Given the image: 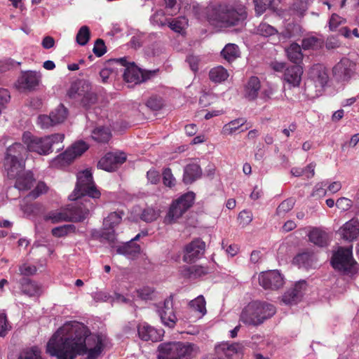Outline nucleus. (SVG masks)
Segmentation results:
<instances>
[{"label":"nucleus","mask_w":359,"mask_h":359,"mask_svg":"<svg viewBox=\"0 0 359 359\" xmlns=\"http://www.w3.org/2000/svg\"><path fill=\"white\" fill-rule=\"evenodd\" d=\"M154 290L149 286H145L136 290L137 297L142 300H149L152 299Z\"/></svg>","instance_id":"13d9d810"},{"label":"nucleus","mask_w":359,"mask_h":359,"mask_svg":"<svg viewBox=\"0 0 359 359\" xmlns=\"http://www.w3.org/2000/svg\"><path fill=\"white\" fill-rule=\"evenodd\" d=\"M27 151L21 143H14L7 149L4 166L9 178H15L24 170Z\"/></svg>","instance_id":"6e6552de"},{"label":"nucleus","mask_w":359,"mask_h":359,"mask_svg":"<svg viewBox=\"0 0 359 359\" xmlns=\"http://www.w3.org/2000/svg\"><path fill=\"white\" fill-rule=\"evenodd\" d=\"M355 64L347 57H343L332 68L334 78L339 82L348 81L354 74Z\"/></svg>","instance_id":"f8f14e48"},{"label":"nucleus","mask_w":359,"mask_h":359,"mask_svg":"<svg viewBox=\"0 0 359 359\" xmlns=\"http://www.w3.org/2000/svg\"><path fill=\"white\" fill-rule=\"evenodd\" d=\"M211 18L224 27H237L241 32L245 25L248 13L244 6L234 1H221L210 7Z\"/></svg>","instance_id":"7ed1b4c3"},{"label":"nucleus","mask_w":359,"mask_h":359,"mask_svg":"<svg viewBox=\"0 0 359 359\" xmlns=\"http://www.w3.org/2000/svg\"><path fill=\"white\" fill-rule=\"evenodd\" d=\"M291 9L299 16L303 17L308 9L307 3L303 0H297L292 4Z\"/></svg>","instance_id":"864d4df0"},{"label":"nucleus","mask_w":359,"mask_h":359,"mask_svg":"<svg viewBox=\"0 0 359 359\" xmlns=\"http://www.w3.org/2000/svg\"><path fill=\"white\" fill-rule=\"evenodd\" d=\"M111 137V133L108 127H97L92 132L93 139L97 142L106 143L110 140Z\"/></svg>","instance_id":"c9c22d12"},{"label":"nucleus","mask_w":359,"mask_h":359,"mask_svg":"<svg viewBox=\"0 0 359 359\" xmlns=\"http://www.w3.org/2000/svg\"><path fill=\"white\" fill-rule=\"evenodd\" d=\"M260 88L259 79L255 76L250 77L244 87V97L249 101L255 100L258 96Z\"/></svg>","instance_id":"a878e982"},{"label":"nucleus","mask_w":359,"mask_h":359,"mask_svg":"<svg viewBox=\"0 0 359 359\" xmlns=\"http://www.w3.org/2000/svg\"><path fill=\"white\" fill-rule=\"evenodd\" d=\"M303 69L301 66L294 65L287 67L285 69L284 80L293 87L299 86L302 81Z\"/></svg>","instance_id":"5701e85b"},{"label":"nucleus","mask_w":359,"mask_h":359,"mask_svg":"<svg viewBox=\"0 0 359 359\" xmlns=\"http://www.w3.org/2000/svg\"><path fill=\"white\" fill-rule=\"evenodd\" d=\"M320 46V40L316 36L304 38L302 41V47L304 50L315 49Z\"/></svg>","instance_id":"8fccbe9b"},{"label":"nucleus","mask_w":359,"mask_h":359,"mask_svg":"<svg viewBox=\"0 0 359 359\" xmlns=\"http://www.w3.org/2000/svg\"><path fill=\"white\" fill-rule=\"evenodd\" d=\"M90 38V31L88 26H82L76 36V41L80 46H85L88 43Z\"/></svg>","instance_id":"37998d69"},{"label":"nucleus","mask_w":359,"mask_h":359,"mask_svg":"<svg viewBox=\"0 0 359 359\" xmlns=\"http://www.w3.org/2000/svg\"><path fill=\"white\" fill-rule=\"evenodd\" d=\"M344 20L336 13H333L329 20V27L332 31L335 30Z\"/></svg>","instance_id":"338daca9"},{"label":"nucleus","mask_w":359,"mask_h":359,"mask_svg":"<svg viewBox=\"0 0 359 359\" xmlns=\"http://www.w3.org/2000/svg\"><path fill=\"white\" fill-rule=\"evenodd\" d=\"M246 122L243 118H236L226 124L222 129L224 135H231L235 133L239 128L243 126Z\"/></svg>","instance_id":"a19ab883"},{"label":"nucleus","mask_w":359,"mask_h":359,"mask_svg":"<svg viewBox=\"0 0 359 359\" xmlns=\"http://www.w3.org/2000/svg\"><path fill=\"white\" fill-rule=\"evenodd\" d=\"M228 71L222 66H217L209 72V79L214 83H222L229 77Z\"/></svg>","instance_id":"72a5a7b5"},{"label":"nucleus","mask_w":359,"mask_h":359,"mask_svg":"<svg viewBox=\"0 0 359 359\" xmlns=\"http://www.w3.org/2000/svg\"><path fill=\"white\" fill-rule=\"evenodd\" d=\"M157 72L158 69L142 72L141 69L137 68L133 62L129 67L124 69L123 76L124 81L126 82L137 84L144 82L155 76Z\"/></svg>","instance_id":"ddd939ff"},{"label":"nucleus","mask_w":359,"mask_h":359,"mask_svg":"<svg viewBox=\"0 0 359 359\" xmlns=\"http://www.w3.org/2000/svg\"><path fill=\"white\" fill-rule=\"evenodd\" d=\"M243 346L238 343L229 344L227 342H222L215 346V351L217 356H210L203 359H224L222 356L229 359L234 354L242 353Z\"/></svg>","instance_id":"a211bd4d"},{"label":"nucleus","mask_w":359,"mask_h":359,"mask_svg":"<svg viewBox=\"0 0 359 359\" xmlns=\"http://www.w3.org/2000/svg\"><path fill=\"white\" fill-rule=\"evenodd\" d=\"M195 194L189 191L174 201L165 217V223L172 224L182 216L194 204Z\"/></svg>","instance_id":"9d476101"},{"label":"nucleus","mask_w":359,"mask_h":359,"mask_svg":"<svg viewBox=\"0 0 359 359\" xmlns=\"http://www.w3.org/2000/svg\"><path fill=\"white\" fill-rule=\"evenodd\" d=\"M88 149V144L83 141L75 142L71 147L59 154L53 160L54 164L64 165L69 164L76 158L81 156Z\"/></svg>","instance_id":"9b49d317"},{"label":"nucleus","mask_w":359,"mask_h":359,"mask_svg":"<svg viewBox=\"0 0 359 359\" xmlns=\"http://www.w3.org/2000/svg\"><path fill=\"white\" fill-rule=\"evenodd\" d=\"M123 212L118 213L116 212H111L103 222L104 227L109 229H114L116 226L119 224L122 220Z\"/></svg>","instance_id":"79ce46f5"},{"label":"nucleus","mask_w":359,"mask_h":359,"mask_svg":"<svg viewBox=\"0 0 359 359\" xmlns=\"http://www.w3.org/2000/svg\"><path fill=\"white\" fill-rule=\"evenodd\" d=\"M288 59L294 64H298L303 59L301 46L297 43H292L285 49Z\"/></svg>","instance_id":"f704fd0d"},{"label":"nucleus","mask_w":359,"mask_h":359,"mask_svg":"<svg viewBox=\"0 0 359 359\" xmlns=\"http://www.w3.org/2000/svg\"><path fill=\"white\" fill-rule=\"evenodd\" d=\"M301 299L300 293L294 292L292 288L288 290L283 296V302L285 304H296Z\"/></svg>","instance_id":"09e8293b"},{"label":"nucleus","mask_w":359,"mask_h":359,"mask_svg":"<svg viewBox=\"0 0 359 359\" xmlns=\"http://www.w3.org/2000/svg\"><path fill=\"white\" fill-rule=\"evenodd\" d=\"M48 191V187L46 185V184L43 182L40 181L37 183L35 189L29 193L28 196L35 199L41 194L47 193Z\"/></svg>","instance_id":"603ef678"},{"label":"nucleus","mask_w":359,"mask_h":359,"mask_svg":"<svg viewBox=\"0 0 359 359\" xmlns=\"http://www.w3.org/2000/svg\"><path fill=\"white\" fill-rule=\"evenodd\" d=\"M93 51L97 57H102L107 52V47L103 39H97L95 41Z\"/></svg>","instance_id":"bf43d9fd"},{"label":"nucleus","mask_w":359,"mask_h":359,"mask_svg":"<svg viewBox=\"0 0 359 359\" xmlns=\"http://www.w3.org/2000/svg\"><path fill=\"white\" fill-rule=\"evenodd\" d=\"M165 13L163 10L156 11L150 18V21L153 25L164 27L167 25L169 18L165 17Z\"/></svg>","instance_id":"de8ad7c7"},{"label":"nucleus","mask_w":359,"mask_h":359,"mask_svg":"<svg viewBox=\"0 0 359 359\" xmlns=\"http://www.w3.org/2000/svg\"><path fill=\"white\" fill-rule=\"evenodd\" d=\"M276 312V307L271 304L252 301L243 309L240 320L246 325L258 326L273 316Z\"/></svg>","instance_id":"20e7f679"},{"label":"nucleus","mask_w":359,"mask_h":359,"mask_svg":"<svg viewBox=\"0 0 359 359\" xmlns=\"http://www.w3.org/2000/svg\"><path fill=\"white\" fill-rule=\"evenodd\" d=\"M205 243L200 238L194 239L184 247L183 261L187 263L195 262L205 252Z\"/></svg>","instance_id":"2eb2a0df"},{"label":"nucleus","mask_w":359,"mask_h":359,"mask_svg":"<svg viewBox=\"0 0 359 359\" xmlns=\"http://www.w3.org/2000/svg\"><path fill=\"white\" fill-rule=\"evenodd\" d=\"M309 78L316 87L323 88L328 82L329 76L325 67L316 64L310 69Z\"/></svg>","instance_id":"4be33fe9"},{"label":"nucleus","mask_w":359,"mask_h":359,"mask_svg":"<svg viewBox=\"0 0 359 359\" xmlns=\"http://www.w3.org/2000/svg\"><path fill=\"white\" fill-rule=\"evenodd\" d=\"M140 250L141 248L140 245L130 241L122 245L118 246L116 248V252L119 255L133 257L140 253Z\"/></svg>","instance_id":"473e14b6"},{"label":"nucleus","mask_w":359,"mask_h":359,"mask_svg":"<svg viewBox=\"0 0 359 359\" xmlns=\"http://www.w3.org/2000/svg\"><path fill=\"white\" fill-rule=\"evenodd\" d=\"M19 283L20 288L24 294L34 297L38 295L40 292V287L38 284L27 277H22Z\"/></svg>","instance_id":"c756f323"},{"label":"nucleus","mask_w":359,"mask_h":359,"mask_svg":"<svg viewBox=\"0 0 359 359\" xmlns=\"http://www.w3.org/2000/svg\"><path fill=\"white\" fill-rule=\"evenodd\" d=\"M21 62H15L13 59H7L0 62V72L3 73L14 68L16 65H20Z\"/></svg>","instance_id":"e2e57ef3"},{"label":"nucleus","mask_w":359,"mask_h":359,"mask_svg":"<svg viewBox=\"0 0 359 359\" xmlns=\"http://www.w3.org/2000/svg\"><path fill=\"white\" fill-rule=\"evenodd\" d=\"M163 1L168 15H173L178 12L180 8L176 6V0H163Z\"/></svg>","instance_id":"0e129e2a"},{"label":"nucleus","mask_w":359,"mask_h":359,"mask_svg":"<svg viewBox=\"0 0 359 359\" xmlns=\"http://www.w3.org/2000/svg\"><path fill=\"white\" fill-rule=\"evenodd\" d=\"M137 329L139 337L145 341H161L164 333L163 330H157L145 322L140 323Z\"/></svg>","instance_id":"aec40b11"},{"label":"nucleus","mask_w":359,"mask_h":359,"mask_svg":"<svg viewBox=\"0 0 359 359\" xmlns=\"http://www.w3.org/2000/svg\"><path fill=\"white\" fill-rule=\"evenodd\" d=\"M50 114L56 125L62 123L67 118L68 110L62 104H60Z\"/></svg>","instance_id":"ea45409f"},{"label":"nucleus","mask_w":359,"mask_h":359,"mask_svg":"<svg viewBox=\"0 0 359 359\" xmlns=\"http://www.w3.org/2000/svg\"><path fill=\"white\" fill-rule=\"evenodd\" d=\"M200 61V57L194 55H188L186 59V62H188L191 69L194 72H196L198 70Z\"/></svg>","instance_id":"69168bd1"},{"label":"nucleus","mask_w":359,"mask_h":359,"mask_svg":"<svg viewBox=\"0 0 359 359\" xmlns=\"http://www.w3.org/2000/svg\"><path fill=\"white\" fill-rule=\"evenodd\" d=\"M41 77V74L36 71L22 72L21 76L18 79V86L25 90H35L39 85Z\"/></svg>","instance_id":"412c9836"},{"label":"nucleus","mask_w":359,"mask_h":359,"mask_svg":"<svg viewBox=\"0 0 359 359\" xmlns=\"http://www.w3.org/2000/svg\"><path fill=\"white\" fill-rule=\"evenodd\" d=\"M205 305L206 302L203 295L198 296L196 298L190 301L189 303V306L190 309H191L194 311L198 312L201 316H204L207 312Z\"/></svg>","instance_id":"58836bf2"},{"label":"nucleus","mask_w":359,"mask_h":359,"mask_svg":"<svg viewBox=\"0 0 359 359\" xmlns=\"http://www.w3.org/2000/svg\"><path fill=\"white\" fill-rule=\"evenodd\" d=\"M11 328L6 313H0V337H5Z\"/></svg>","instance_id":"680f3d73"},{"label":"nucleus","mask_w":359,"mask_h":359,"mask_svg":"<svg viewBox=\"0 0 359 359\" xmlns=\"http://www.w3.org/2000/svg\"><path fill=\"white\" fill-rule=\"evenodd\" d=\"M197 345L189 342L170 341L158 346V359H191L199 353Z\"/></svg>","instance_id":"423d86ee"},{"label":"nucleus","mask_w":359,"mask_h":359,"mask_svg":"<svg viewBox=\"0 0 359 359\" xmlns=\"http://www.w3.org/2000/svg\"><path fill=\"white\" fill-rule=\"evenodd\" d=\"M126 161L124 153H107L97 163V168L107 172L115 171Z\"/></svg>","instance_id":"dca6fc26"},{"label":"nucleus","mask_w":359,"mask_h":359,"mask_svg":"<svg viewBox=\"0 0 359 359\" xmlns=\"http://www.w3.org/2000/svg\"><path fill=\"white\" fill-rule=\"evenodd\" d=\"M146 104L151 110L158 111L162 108L163 102L161 97L152 96L147 101Z\"/></svg>","instance_id":"4d7b16f0"},{"label":"nucleus","mask_w":359,"mask_h":359,"mask_svg":"<svg viewBox=\"0 0 359 359\" xmlns=\"http://www.w3.org/2000/svg\"><path fill=\"white\" fill-rule=\"evenodd\" d=\"M259 283L265 290H276L283 285L284 279L278 271L273 270L261 273Z\"/></svg>","instance_id":"4468645a"},{"label":"nucleus","mask_w":359,"mask_h":359,"mask_svg":"<svg viewBox=\"0 0 359 359\" xmlns=\"http://www.w3.org/2000/svg\"><path fill=\"white\" fill-rule=\"evenodd\" d=\"M291 27H292L293 29L297 31L300 30V26L299 25L289 24L286 30L279 34L278 30L274 27L266 22H262L257 28V33L264 37H269L275 34H278L283 39H287L294 36V34L290 32Z\"/></svg>","instance_id":"6ab92c4d"},{"label":"nucleus","mask_w":359,"mask_h":359,"mask_svg":"<svg viewBox=\"0 0 359 359\" xmlns=\"http://www.w3.org/2000/svg\"><path fill=\"white\" fill-rule=\"evenodd\" d=\"M76 226L73 224H65L62 226L55 227L52 229L53 236L57 238L65 236L69 232H74Z\"/></svg>","instance_id":"a18cd8bd"},{"label":"nucleus","mask_w":359,"mask_h":359,"mask_svg":"<svg viewBox=\"0 0 359 359\" xmlns=\"http://www.w3.org/2000/svg\"><path fill=\"white\" fill-rule=\"evenodd\" d=\"M69 98L79 102L86 111L93 108L97 102V95L92 90L91 84L86 80L77 79L73 81L67 92Z\"/></svg>","instance_id":"0eeeda50"},{"label":"nucleus","mask_w":359,"mask_h":359,"mask_svg":"<svg viewBox=\"0 0 359 359\" xmlns=\"http://www.w3.org/2000/svg\"><path fill=\"white\" fill-rule=\"evenodd\" d=\"M167 25L177 33H181L188 25V20L184 16H180L174 19H168Z\"/></svg>","instance_id":"4c0bfd02"},{"label":"nucleus","mask_w":359,"mask_h":359,"mask_svg":"<svg viewBox=\"0 0 359 359\" xmlns=\"http://www.w3.org/2000/svg\"><path fill=\"white\" fill-rule=\"evenodd\" d=\"M342 238L346 241H353L359 236V222L351 219L340 229Z\"/></svg>","instance_id":"cd10ccee"},{"label":"nucleus","mask_w":359,"mask_h":359,"mask_svg":"<svg viewBox=\"0 0 359 359\" xmlns=\"http://www.w3.org/2000/svg\"><path fill=\"white\" fill-rule=\"evenodd\" d=\"M65 135L55 133L43 137H38L29 131L23 133L22 141L29 152H34L41 156H46L53 152L54 144L62 143Z\"/></svg>","instance_id":"39448f33"},{"label":"nucleus","mask_w":359,"mask_h":359,"mask_svg":"<svg viewBox=\"0 0 359 359\" xmlns=\"http://www.w3.org/2000/svg\"><path fill=\"white\" fill-rule=\"evenodd\" d=\"M162 175L163 182L165 187L172 188L175 185L176 180L170 168H164L163 170Z\"/></svg>","instance_id":"3c124183"},{"label":"nucleus","mask_w":359,"mask_h":359,"mask_svg":"<svg viewBox=\"0 0 359 359\" xmlns=\"http://www.w3.org/2000/svg\"><path fill=\"white\" fill-rule=\"evenodd\" d=\"M255 10L257 15H262L270 6L271 0H254Z\"/></svg>","instance_id":"5fc2aeb1"},{"label":"nucleus","mask_w":359,"mask_h":359,"mask_svg":"<svg viewBox=\"0 0 359 359\" xmlns=\"http://www.w3.org/2000/svg\"><path fill=\"white\" fill-rule=\"evenodd\" d=\"M16 181L15 183V187L20 191H27L30 189L35 182L33 173L31 171L26 172L16 176Z\"/></svg>","instance_id":"c85d7f7f"},{"label":"nucleus","mask_w":359,"mask_h":359,"mask_svg":"<svg viewBox=\"0 0 359 359\" xmlns=\"http://www.w3.org/2000/svg\"><path fill=\"white\" fill-rule=\"evenodd\" d=\"M101 196L95 186L90 170H84L77 174V182L73 193L69 196L75 201L72 209V220L81 222L88 217L98 205Z\"/></svg>","instance_id":"f03ea898"},{"label":"nucleus","mask_w":359,"mask_h":359,"mask_svg":"<svg viewBox=\"0 0 359 359\" xmlns=\"http://www.w3.org/2000/svg\"><path fill=\"white\" fill-rule=\"evenodd\" d=\"M37 123L43 129L48 128L55 125L50 114L49 116L45 114L39 115L37 118Z\"/></svg>","instance_id":"6e6d98bb"},{"label":"nucleus","mask_w":359,"mask_h":359,"mask_svg":"<svg viewBox=\"0 0 359 359\" xmlns=\"http://www.w3.org/2000/svg\"><path fill=\"white\" fill-rule=\"evenodd\" d=\"M172 295H170L165 299L163 306L157 311L162 323L170 328H173L177 321L172 308Z\"/></svg>","instance_id":"f3484780"},{"label":"nucleus","mask_w":359,"mask_h":359,"mask_svg":"<svg viewBox=\"0 0 359 359\" xmlns=\"http://www.w3.org/2000/svg\"><path fill=\"white\" fill-rule=\"evenodd\" d=\"M352 205V202L347 198H340L336 202V206L341 211L348 210Z\"/></svg>","instance_id":"774afa93"},{"label":"nucleus","mask_w":359,"mask_h":359,"mask_svg":"<svg viewBox=\"0 0 359 359\" xmlns=\"http://www.w3.org/2000/svg\"><path fill=\"white\" fill-rule=\"evenodd\" d=\"M72 207L70 208L69 214L70 216L69 217L66 212H57V211H51L48 212L46 215L44 217L45 221H49L50 220L53 224L59 223L61 222L65 221H72Z\"/></svg>","instance_id":"e433bc0d"},{"label":"nucleus","mask_w":359,"mask_h":359,"mask_svg":"<svg viewBox=\"0 0 359 359\" xmlns=\"http://www.w3.org/2000/svg\"><path fill=\"white\" fill-rule=\"evenodd\" d=\"M104 348L103 337L88 334L83 323H65L50 339L46 351L57 359H75L87 353V359H97Z\"/></svg>","instance_id":"f257e3e1"},{"label":"nucleus","mask_w":359,"mask_h":359,"mask_svg":"<svg viewBox=\"0 0 359 359\" xmlns=\"http://www.w3.org/2000/svg\"><path fill=\"white\" fill-rule=\"evenodd\" d=\"M158 213L153 208H146L141 215V219L146 222H151L156 219Z\"/></svg>","instance_id":"052dcab7"},{"label":"nucleus","mask_w":359,"mask_h":359,"mask_svg":"<svg viewBox=\"0 0 359 359\" xmlns=\"http://www.w3.org/2000/svg\"><path fill=\"white\" fill-rule=\"evenodd\" d=\"M295 203V201L292 198H287L283 201L276 209V215L278 216H283L287 212L290 211Z\"/></svg>","instance_id":"49530a36"},{"label":"nucleus","mask_w":359,"mask_h":359,"mask_svg":"<svg viewBox=\"0 0 359 359\" xmlns=\"http://www.w3.org/2000/svg\"><path fill=\"white\" fill-rule=\"evenodd\" d=\"M317 259L313 252H303L297 254L294 258L292 263L299 268L310 269L315 267Z\"/></svg>","instance_id":"bb28decb"},{"label":"nucleus","mask_w":359,"mask_h":359,"mask_svg":"<svg viewBox=\"0 0 359 359\" xmlns=\"http://www.w3.org/2000/svg\"><path fill=\"white\" fill-rule=\"evenodd\" d=\"M18 359H42L41 351L36 346L22 351Z\"/></svg>","instance_id":"c03bdc74"},{"label":"nucleus","mask_w":359,"mask_h":359,"mask_svg":"<svg viewBox=\"0 0 359 359\" xmlns=\"http://www.w3.org/2000/svg\"><path fill=\"white\" fill-rule=\"evenodd\" d=\"M309 241L319 247L327 245V235L325 232L314 228L309 233Z\"/></svg>","instance_id":"2f4dec72"},{"label":"nucleus","mask_w":359,"mask_h":359,"mask_svg":"<svg viewBox=\"0 0 359 359\" xmlns=\"http://www.w3.org/2000/svg\"><path fill=\"white\" fill-rule=\"evenodd\" d=\"M330 263L335 270L344 275H354L359 269L358 264L353 258L352 251L342 247L333 253Z\"/></svg>","instance_id":"1a4fd4ad"},{"label":"nucleus","mask_w":359,"mask_h":359,"mask_svg":"<svg viewBox=\"0 0 359 359\" xmlns=\"http://www.w3.org/2000/svg\"><path fill=\"white\" fill-rule=\"evenodd\" d=\"M202 176V169L197 163H189L184 168L182 182L185 184H191L201 178Z\"/></svg>","instance_id":"393cba45"},{"label":"nucleus","mask_w":359,"mask_h":359,"mask_svg":"<svg viewBox=\"0 0 359 359\" xmlns=\"http://www.w3.org/2000/svg\"><path fill=\"white\" fill-rule=\"evenodd\" d=\"M180 274L184 278H198L210 273L208 267L198 265L182 266L180 269Z\"/></svg>","instance_id":"b1692460"},{"label":"nucleus","mask_w":359,"mask_h":359,"mask_svg":"<svg viewBox=\"0 0 359 359\" xmlns=\"http://www.w3.org/2000/svg\"><path fill=\"white\" fill-rule=\"evenodd\" d=\"M221 56L228 62H232L241 56L238 45L227 43L221 51Z\"/></svg>","instance_id":"7c9ffc66"}]
</instances>
